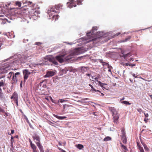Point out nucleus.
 Returning a JSON list of instances; mask_svg holds the SVG:
<instances>
[{"label":"nucleus","instance_id":"obj_63","mask_svg":"<svg viewBox=\"0 0 152 152\" xmlns=\"http://www.w3.org/2000/svg\"><path fill=\"white\" fill-rule=\"evenodd\" d=\"M101 94L102 95V96H103L104 95V94H103V93H101Z\"/></svg>","mask_w":152,"mask_h":152},{"label":"nucleus","instance_id":"obj_46","mask_svg":"<svg viewBox=\"0 0 152 152\" xmlns=\"http://www.w3.org/2000/svg\"><path fill=\"white\" fill-rule=\"evenodd\" d=\"M28 124L30 127L32 128V129H34V128L32 126L31 124L30 123H28Z\"/></svg>","mask_w":152,"mask_h":152},{"label":"nucleus","instance_id":"obj_54","mask_svg":"<svg viewBox=\"0 0 152 152\" xmlns=\"http://www.w3.org/2000/svg\"><path fill=\"white\" fill-rule=\"evenodd\" d=\"M3 110L0 107V112H3Z\"/></svg>","mask_w":152,"mask_h":152},{"label":"nucleus","instance_id":"obj_34","mask_svg":"<svg viewBox=\"0 0 152 152\" xmlns=\"http://www.w3.org/2000/svg\"><path fill=\"white\" fill-rule=\"evenodd\" d=\"M64 110L66 109V108L69 107L70 106H72L71 105H67L66 104H64L63 105Z\"/></svg>","mask_w":152,"mask_h":152},{"label":"nucleus","instance_id":"obj_30","mask_svg":"<svg viewBox=\"0 0 152 152\" xmlns=\"http://www.w3.org/2000/svg\"><path fill=\"white\" fill-rule=\"evenodd\" d=\"M4 98V95L2 92V91L1 88H0V98L1 99Z\"/></svg>","mask_w":152,"mask_h":152},{"label":"nucleus","instance_id":"obj_25","mask_svg":"<svg viewBox=\"0 0 152 152\" xmlns=\"http://www.w3.org/2000/svg\"><path fill=\"white\" fill-rule=\"evenodd\" d=\"M89 86L91 88V89L90 90V91H91L92 92H93L92 91H97L99 93H101V91H100L96 90L93 87L91 84H89Z\"/></svg>","mask_w":152,"mask_h":152},{"label":"nucleus","instance_id":"obj_14","mask_svg":"<svg viewBox=\"0 0 152 152\" xmlns=\"http://www.w3.org/2000/svg\"><path fill=\"white\" fill-rule=\"evenodd\" d=\"M98 83L99 84L100 86L102 87L103 89L104 88L106 89H107L108 87L107 86V84L102 83L100 81H99L98 82Z\"/></svg>","mask_w":152,"mask_h":152},{"label":"nucleus","instance_id":"obj_15","mask_svg":"<svg viewBox=\"0 0 152 152\" xmlns=\"http://www.w3.org/2000/svg\"><path fill=\"white\" fill-rule=\"evenodd\" d=\"M17 77L14 76V75L12 76V79L11 80V83L12 84H16L17 82Z\"/></svg>","mask_w":152,"mask_h":152},{"label":"nucleus","instance_id":"obj_59","mask_svg":"<svg viewBox=\"0 0 152 152\" xmlns=\"http://www.w3.org/2000/svg\"><path fill=\"white\" fill-rule=\"evenodd\" d=\"M11 138L12 142V139H13L14 137H13L12 136Z\"/></svg>","mask_w":152,"mask_h":152},{"label":"nucleus","instance_id":"obj_53","mask_svg":"<svg viewBox=\"0 0 152 152\" xmlns=\"http://www.w3.org/2000/svg\"><path fill=\"white\" fill-rule=\"evenodd\" d=\"M14 133V131L13 130H11V134H13Z\"/></svg>","mask_w":152,"mask_h":152},{"label":"nucleus","instance_id":"obj_36","mask_svg":"<svg viewBox=\"0 0 152 152\" xmlns=\"http://www.w3.org/2000/svg\"><path fill=\"white\" fill-rule=\"evenodd\" d=\"M111 139V138L110 137H107L104 139V141H107L110 140Z\"/></svg>","mask_w":152,"mask_h":152},{"label":"nucleus","instance_id":"obj_31","mask_svg":"<svg viewBox=\"0 0 152 152\" xmlns=\"http://www.w3.org/2000/svg\"><path fill=\"white\" fill-rule=\"evenodd\" d=\"M68 101L66 100V99H60L58 100V103H59V102L61 103H62L64 102H67Z\"/></svg>","mask_w":152,"mask_h":152},{"label":"nucleus","instance_id":"obj_35","mask_svg":"<svg viewBox=\"0 0 152 152\" xmlns=\"http://www.w3.org/2000/svg\"><path fill=\"white\" fill-rule=\"evenodd\" d=\"M121 103L122 104H124L126 105H129L131 104L127 101H123L121 102Z\"/></svg>","mask_w":152,"mask_h":152},{"label":"nucleus","instance_id":"obj_43","mask_svg":"<svg viewBox=\"0 0 152 152\" xmlns=\"http://www.w3.org/2000/svg\"><path fill=\"white\" fill-rule=\"evenodd\" d=\"M58 149L60 150L61 152H66V151H64V150L62 149L61 148H60L59 147H58Z\"/></svg>","mask_w":152,"mask_h":152},{"label":"nucleus","instance_id":"obj_45","mask_svg":"<svg viewBox=\"0 0 152 152\" xmlns=\"http://www.w3.org/2000/svg\"><path fill=\"white\" fill-rule=\"evenodd\" d=\"M108 64L107 63L104 62L102 64V65L103 66L107 65Z\"/></svg>","mask_w":152,"mask_h":152},{"label":"nucleus","instance_id":"obj_60","mask_svg":"<svg viewBox=\"0 0 152 152\" xmlns=\"http://www.w3.org/2000/svg\"><path fill=\"white\" fill-rule=\"evenodd\" d=\"M108 66V68H110L111 67V66H110L109 65V64L107 65Z\"/></svg>","mask_w":152,"mask_h":152},{"label":"nucleus","instance_id":"obj_12","mask_svg":"<svg viewBox=\"0 0 152 152\" xmlns=\"http://www.w3.org/2000/svg\"><path fill=\"white\" fill-rule=\"evenodd\" d=\"M137 148L140 152H145L143 148L141 146V145L139 141H137Z\"/></svg>","mask_w":152,"mask_h":152},{"label":"nucleus","instance_id":"obj_2","mask_svg":"<svg viewBox=\"0 0 152 152\" xmlns=\"http://www.w3.org/2000/svg\"><path fill=\"white\" fill-rule=\"evenodd\" d=\"M62 7V5L61 4H59L56 5L54 6H53L50 8V10H48L47 11V13L49 15H52V12H56V10H59L60 8Z\"/></svg>","mask_w":152,"mask_h":152},{"label":"nucleus","instance_id":"obj_27","mask_svg":"<svg viewBox=\"0 0 152 152\" xmlns=\"http://www.w3.org/2000/svg\"><path fill=\"white\" fill-rule=\"evenodd\" d=\"M50 61L52 62L53 64H54L56 65H57L58 63L56 61L55 59L54 58H50Z\"/></svg>","mask_w":152,"mask_h":152},{"label":"nucleus","instance_id":"obj_61","mask_svg":"<svg viewBox=\"0 0 152 152\" xmlns=\"http://www.w3.org/2000/svg\"><path fill=\"white\" fill-rule=\"evenodd\" d=\"M58 144H59V145H61V144L60 142H59Z\"/></svg>","mask_w":152,"mask_h":152},{"label":"nucleus","instance_id":"obj_6","mask_svg":"<svg viewBox=\"0 0 152 152\" xmlns=\"http://www.w3.org/2000/svg\"><path fill=\"white\" fill-rule=\"evenodd\" d=\"M18 95L16 92H14L12 95L11 97V99H13V101L15 103L16 105L18 106Z\"/></svg>","mask_w":152,"mask_h":152},{"label":"nucleus","instance_id":"obj_23","mask_svg":"<svg viewBox=\"0 0 152 152\" xmlns=\"http://www.w3.org/2000/svg\"><path fill=\"white\" fill-rule=\"evenodd\" d=\"M121 137V140L123 143L124 144H126L127 143V139L126 136H123Z\"/></svg>","mask_w":152,"mask_h":152},{"label":"nucleus","instance_id":"obj_47","mask_svg":"<svg viewBox=\"0 0 152 152\" xmlns=\"http://www.w3.org/2000/svg\"><path fill=\"white\" fill-rule=\"evenodd\" d=\"M144 115L145 116L146 118L148 117V113H144Z\"/></svg>","mask_w":152,"mask_h":152},{"label":"nucleus","instance_id":"obj_42","mask_svg":"<svg viewBox=\"0 0 152 152\" xmlns=\"http://www.w3.org/2000/svg\"><path fill=\"white\" fill-rule=\"evenodd\" d=\"M131 38V37L130 36H129L127 38H126L125 40L124 41V42H126L127 41L129 40V39H130Z\"/></svg>","mask_w":152,"mask_h":152},{"label":"nucleus","instance_id":"obj_29","mask_svg":"<svg viewBox=\"0 0 152 152\" xmlns=\"http://www.w3.org/2000/svg\"><path fill=\"white\" fill-rule=\"evenodd\" d=\"M5 79H4L1 80L0 82V87L3 86H4L5 83Z\"/></svg>","mask_w":152,"mask_h":152},{"label":"nucleus","instance_id":"obj_57","mask_svg":"<svg viewBox=\"0 0 152 152\" xmlns=\"http://www.w3.org/2000/svg\"><path fill=\"white\" fill-rule=\"evenodd\" d=\"M120 34V33H117V34H116L115 35L116 36H118Z\"/></svg>","mask_w":152,"mask_h":152},{"label":"nucleus","instance_id":"obj_3","mask_svg":"<svg viewBox=\"0 0 152 152\" xmlns=\"http://www.w3.org/2000/svg\"><path fill=\"white\" fill-rule=\"evenodd\" d=\"M20 14L23 16H26L29 13L28 8L26 6L22 7L20 9Z\"/></svg>","mask_w":152,"mask_h":152},{"label":"nucleus","instance_id":"obj_10","mask_svg":"<svg viewBox=\"0 0 152 152\" xmlns=\"http://www.w3.org/2000/svg\"><path fill=\"white\" fill-rule=\"evenodd\" d=\"M64 57V55H62L61 56H56V58L59 62L61 63H62L63 62H64L65 61V60L63 58Z\"/></svg>","mask_w":152,"mask_h":152},{"label":"nucleus","instance_id":"obj_51","mask_svg":"<svg viewBox=\"0 0 152 152\" xmlns=\"http://www.w3.org/2000/svg\"><path fill=\"white\" fill-rule=\"evenodd\" d=\"M99 61L101 63L103 64V63L104 62L103 61V60L102 59H99Z\"/></svg>","mask_w":152,"mask_h":152},{"label":"nucleus","instance_id":"obj_17","mask_svg":"<svg viewBox=\"0 0 152 152\" xmlns=\"http://www.w3.org/2000/svg\"><path fill=\"white\" fill-rule=\"evenodd\" d=\"M53 13H55L54 12H52V15H50V16L49 15L50 17H51V16H52V18L53 19H54L55 20H56V19H58L59 17V15H54L53 14Z\"/></svg>","mask_w":152,"mask_h":152},{"label":"nucleus","instance_id":"obj_7","mask_svg":"<svg viewBox=\"0 0 152 152\" xmlns=\"http://www.w3.org/2000/svg\"><path fill=\"white\" fill-rule=\"evenodd\" d=\"M32 138L36 144L37 142L39 143L40 142V138L39 136L37 134H34L32 136Z\"/></svg>","mask_w":152,"mask_h":152},{"label":"nucleus","instance_id":"obj_40","mask_svg":"<svg viewBox=\"0 0 152 152\" xmlns=\"http://www.w3.org/2000/svg\"><path fill=\"white\" fill-rule=\"evenodd\" d=\"M20 75V72H17L15 74V75H14V76L17 77V76H18Z\"/></svg>","mask_w":152,"mask_h":152},{"label":"nucleus","instance_id":"obj_9","mask_svg":"<svg viewBox=\"0 0 152 152\" xmlns=\"http://www.w3.org/2000/svg\"><path fill=\"white\" fill-rule=\"evenodd\" d=\"M56 71L55 70L53 71H48L46 73V74L45 75L44 77H48L53 76L56 74Z\"/></svg>","mask_w":152,"mask_h":152},{"label":"nucleus","instance_id":"obj_5","mask_svg":"<svg viewBox=\"0 0 152 152\" xmlns=\"http://www.w3.org/2000/svg\"><path fill=\"white\" fill-rule=\"evenodd\" d=\"M29 58V56L26 55H24L21 58H19L18 60L20 63H23L26 62V61Z\"/></svg>","mask_w":152,"mask_h":152},{"label":"nucleus","instance_id":"obj_19","mask_svg":"<svg viewBox=\"0 0 152 152\" xmlns=\"http://www.w3.org/2000/svg\"><path fill=\"white\" fill-rule=\"evenodd\" d=\"M53 116L55 117L56 118H57L59 119H63L65 118H66V117L64 116H59L56 115H55V114L53 115Z\"/></svg>","mask_w":152,"mask_h":152},{"label":"nucleus","instance_id":"obj_24","mask_svg":"<svg viewBox=\"0 0 152 152\" xmlns=\"http://www.w3.org/2000/svg\"><path fill=\"white\" fill-rule=\"evenodd\" d=\"M31 147L33 150V152H37V148L35 145L31 146Z\"/></svg>","mask_w":152,"mask_h":152},{"label":"nucleus","instance_id":"obj_48","mask_svg":"<svg viewBox=\"0 0 152 152\" xmlns=\"http://www.w3.org/2000/svg\"><path fill=\"white\" fill-rule=\"evenodd\" d=\"M148 120V118H144V121L146 123H147Z\"/></svg>","mask_w":152,"mask_h":152},{"label":"nucleus","instance_id":"obj_33","mask_svg":"<svg viewBox=\"0 0 152 152\" xmlns=\"http://www.w3.org/2000/svg\"><path fill=\"white\" fill-rule=\"evenodd\" d=\"M120 144L121 145V147H122L126 151L128 150V149L127 148V147L123 145L121 143H120Z\"/></svg>","mask_w":152,"mask_h":152},{"label":"nucleus","instance_id":"obj_11","mask_svg":"<svg viewBox=\"0 0 152 152\" xmlns=\"http://www.w3.org/2000/svg\"><path fill=\"white\" fill-rule=\"evenodd\" d=\"M29 15H30L31 16H37L38 15V11L35 10L34 9H32L30 11V12H29L28 14Z\"/></svg>","mask_w":152,"mask_h":152},{"label":"nucleus","instance_id":"obj_39","mask_svg":"<svg viewBox=\"0 0 152 152\" xmlns=\"http://www.w3.org/2000/svg\"><path fill=\"white\" fill-rule=\"evenodd\" d=\"M83 1V0H78L77 1V4L78 5H80L81 4L82 2Z\"/></svg>","mask_w":152,"mask_h":152},{"label":"nucleus","instance_id":"obj_20","mask_svg":"<svg viewBox=\"0 0 152 152\" xmlns=\"http://www.w3.org/2000/svg\"><path fill=\"white\" fill-rule=\"evenodd\" d=\"M69 70V67H65L64 69H63L61 71L64 74H66L67 72Z\"/></svg>","mask_w":152,"mask_h":152},{"label":"nucleus","instance_id":"obj_16","mask_svg":"<svg viewBox=\"0 0 152 152\" xmlns=\"http://www.w3.org/2000/svg\"><path fill=\"white\" fill-rule=\"evenodd\" d=\"M140 141H141V142L143 146L144 147V148L145 150L146 151L148 152L149 151V149L148 148V146H147V145L146 144H145V143H144V142H143L141 140H140Z\"/></svg>","mask_w":152,"mask_h":152},{"label":"nucleus","instance_id":"obj_38","mask_svg":"<svg viewBox=\"0 0 152 152\" xmlns=\"http://www.w3.org/2000/svg\"><path fill=\"white\" fill-rule=\"evenodd\" d=\"M16 5L18 6L19 7H20L21 3L20 2L18 1L15 2Z\"/></svg>","mask_w":152,"mask_h":152},{"label":"nucleus","instance_id":"obj_44","mask_svg":"<svg viewBox=\"0 0 152 152\" xmlns=\"http://www.w3.org/2000/svg\"><path fill=\"white\" fill-rule=\"evenodd\" d=\"M26 121V122L28 124L29 123V120H28V118L27 117H25V118Z\"/></svg>","mask_w":152,"mask_h":152},{"label":"nucleus","instance_id":"obj_58","mask_svg":"<svg viewBox=\"0 0 152 152\" xmlns=\"http://www.w3.org/2000/svg\"><path fill=\"white\" fill-rule=\"evenodd\" d=\"M125 99V98L123 97L121 99H120V101H122Z\"/></svg>","mask_w":152,"mask_h":152},{"label":"nucleus","instance_id":"obj_41","mask_svg":"<svg viewBox=\"0 0 152 152\" xmlns=\"http://www.w3.org/2000/svg\"><path fill=\"white\" fill-rule=\"evenodd\" d=\"M29 141L30 142V146L35 145L34 144H33L32 143V141H31V139H29Z\"/></svg>","mask_w":152,"mask_h":152},{"label":"nucleus","instance_id":"obj_13","mask_svg":"<svg viewBox=\"0 0 152 152\" xmlns=\"http://www.w3.org/2000/svg\"><path fill=\"white\" fill-rule=\"evenodd\" d=\"M67 4L68 7L70 8L76 6V4L73 2V1H71L70 2H67Z\"/></svg>","mask_w":152,"mask_h":152},{"label":"nucleus","instance_id":"obj_56","mask_svg":"<svg viewBox=\"0 0 152 152\" xmlns=\"http://www.w3.org/2000/svg\"><path fill=\"white\" fill-rule=\"evenodd\" d=\"M32 3V2H30V1H29L28 2V5H30Z\"/></svg>","mask_w":152,"mask_h":152},{"label":"nucleus","instance_id":"obj_28","mask_svg":"<svg viewBox=\"0 0 152 152\" xmlns=\"http://www.w3.org/2000/svg\"><path fill=\"white\" fill-rule=\"evenodd\" d=\"M123 54V57L124 58H126L128 57H129L131 55V53H129L126 54Z\"/></svg>","mask_w":152,"mask_h":152},{"label":"nucleus","instance_id":"obj_62","mask_svg":"<svg viewBox=\"0 0 152 152\" xmlns=\"http://www.w3.org/2000/svg\"><path fill=\"white\" fill-rule=\"evenodd\" d=\"M133 60H134L132 58H130V61H133Z\"/></svg>","mask_w":152,"mask_h":152},{"label":"nucleus","instance_id":"obj_50","mask_svg":"<svg viewBox=\"0 0 152 152\" xmlns=\"http://www.w3.org/2000/svg\"><path fill=\"white\" fill-rule=\"evenodd\" d=\"M129 64H129V63H126L125 64H123V65H125L126 66H129Z\"/></svg>","mask_w":152,"mask_h":152},{"label":"nucleus","instance_id":"obj_49","mask_svg":"<svg viewBox=\"0 0 152 152\" xmlns=\"http://www.w3.org/2000/svg\"><path fill=\"white\" fill-rule=\"evenodd\" d=\"M132 75L135 78L137 77V76H136V75L135 74H134V73L132 74Z\"/></svg>","mask_w":152,"mask_h":152},{"label":"nucleus","instance_id":"obj_64","mask_svg":"<svg viewBox=\"0 0 152 152\" xmlns=\"http://www.w3.org/2000/svg\"><path fill=\"white\" fill-rule=\"evenodd\" d=\"M150 96L151 97V99H152V95H150Z\"/></svg>","mask_w":152,"mask_h":152},{"label":"nucleus","instance_id":"obj_55","mask_svg":"<svg viewBox=\"0 0 152 152\" xmlns=\"http://www.w3.org/2000/svg\"><path fill=\"white\" fill-rule=\"evenodd\" d=\"M40 152H44L43 148L42 149L40 150Z\"/></svg>","mask_w":152,"mask_h":152},{"label":"nucleus","instance_id":"obj_18","mask_svg":"<svg viewBox=\"0 0 152 152\" xmlns=\"http://www.w3.org/2000/svg\"><path fill=\"white\" fill-rule=\"evenodd\" d=\"M121 134L120 135L121 137L126 136L125 130L124 128L122 129L121 130Z\"/></svg>","mask_w":152,"mask_h":152},{"label":"nucleus","instance_id":"obj_52","mask_svg":"<svg viewBox=\"0 0 152 152\" xmlns=\"http://www.w3.org/2000/svg\"><path fill=\"white\" fill-rule=\"evenodd\" d=\"M129 66H135V64H129Z\"/></svg>","mask_w":152,"mask_h":152},{"label":"nucleus","instance_id":"obj_8","mask_svg":"<svg viewBox=\"0 0 152 152\" xmlns=\"http://www.w3.org/2000/svg\"><path fill=\"white\" fill-rule=\"evenodd\" d=\"M31 73L29 72L28 69H26L23 71V74L24 75L23 78L24 80H26L27 79L28 76Z\"/></svg>","mask_w":152,"mask_h":152},{"label":"nucleus","instance_id":"obj_21","mask_svg":"<svg viewBox=\"0 0 152 152\" xmlns=\"http://www.w3.org/2000/svg\"><path fill=\"white\" fill-rule=\"evenodd\" d=\"M80 49L78 48L76 49L74 52V54L75 55H77L80 53Z\"/></svg>","mask_w":152,"mask_h":152},{"label":"nucleus","instance_id":"obj_22","mask_svg":"<svg viewBox=\"0 0 152 152\" xmlns=\"http://www.w3.org/2000/svg\"><path fill=\"white\" fill-rule=\"evenodd\" d=\"M7 68L4 69L0 68V74L3 73H5L7 72Z\"/></svg>","mask_w":152,"mask_h":152},{"label":"nucleus","instance_id":"obj_1","mask_svg":"<svg viewBox=\"0 0 152 152\" xmlns=\"http://www.w3.org/2000/svg\"><path fill=\"white\" fill-rule=\"evenodd\" d=\"M97 30V27L94 26L92 28V31H89L87 33V39H90L89 41H94L95 39L99 38H102L103 37V33L101 32H98L95 33L94 31Z\"/></svg>","mask_w":152,"mask_h":152},{"label":"nucleus","instance_id":"obj_4","mask_svg":"<svg viewBox=\"0 0 152 152\" xmlns=\"http://www.w3.org/2000/svg\"><path fill=\"white\" fill-rule=\"evenodd\" d=\"M112 115L113 116V119L114 122L117 124L118 120L119 117V115L118 112L115 110L113 112Z\"/></svg>","mask_w":152,"mask_h":152},{"label":"nucleus","instance_id":"obj_37","mask_svg":"<svg viewBox=\"0 0 152 152\" xmlns=\"http://www.w3.org/2000/svg\"><path fill=\"white\" fill-rule=\"evenodd\" d=\"M36 145L39 148H42V147H43L42 145H41L40 142L39 143H36Z\"/></svg>","mask_w":152,"mask_h":152},{"label":"nucleus","instance_id":"obj_26","mask_svg":"<svg viewBox=\"0 0 152 152\" xmlns=\"http://www.w3.org/2000/svg\"><path fill=\"white\" fill-rule=\"evenodd\" d=\"M14 75V73L13 72H10L7 75V78L9 79H10L12 76Z\"/></svg>","mask_w":152,"mask_h":152},{"label":"nucleus","instance_id":"obj_32","mask_svg":"<svg viewBox=\"0 0 152 152\" xmlns=\"http://www.w3.org/2000/svg\"><path fill=\"white\" fill-rule=\"evenodd\" d=\"M77 147L79 149H81L83 148V146L81 144H78L77 145Z\"/></svg>","mask_w":152,"mask_h":152}]
</instances>
